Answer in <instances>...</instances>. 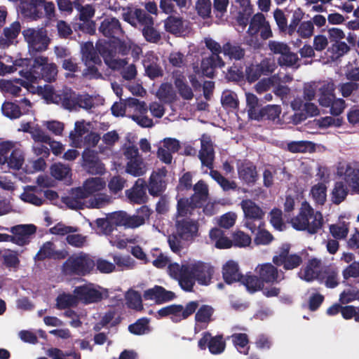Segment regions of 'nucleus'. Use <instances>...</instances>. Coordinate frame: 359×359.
I'll use <instances>...</instances> for the list:
<instances>
[{"label": "nucleus", "mask_w": 359, "mask_h": 359, "mask_svg": "<svg viewBox=\"0 0 359 359\" xmlns=\"http://www.w3.org/2000/svg\"><path fill=\"white\" fill-rule=\"evenodd\" d=\"M22 34L28 43L29 50L32 55L37 52L44 51L48 48L50 40L46 31L42 29L27 28L24 29Z\"/></svg>", "instance_id": "4468645a"}, {"label": "nucleus", "mask_w": 359, "mask_h": 359, "mask_svg": "<svg viewBox=\"0 0 359 359\" xmlns=\"http://www.w3.org/2000/svg\"><path fill=\"white\" fill-rule=\"evenodd\" d=\"M99 31L104 36L111 38L112 40L121 38L124 35L121 22L116 18L108 17L104 18L99 27Z\"/></svg>", "instance_id": "b1692460"}, {"label": "nucleus", "mask_w": 359, "mask_h": 359, "mask_svg": "<svg viewBox=\"0 0 359 359\" xmlns=\"http://www.w3.org/2000/svg\"><path fill=\"white\" fill-rule=\"evenodd\" d=\"M105 185V182L101 177H91L84 182L81 188L88 198L91 194L102 190Z\"/></svg>", "instance_id": "58836bf2"}, {"label": "nucleus", "mask_w": 359, "mask_h": 359, "mask_svg": "<svg viewBox=\"0 0 359 359\" xmlns=\"http://www.w3.org/2000/svg\"><path fill=\"white\" fill-rule=\"evenodd\" d=\"M210 175L212 177L213 180H215L224 191H229L230 189H233L236 188V184L233 182H230L222 174L215 170L210 169Z\"/></svg>", "instance_id": "bf43d9fd"}, {"label": "nucleus", "mask_w": 359, "mask_h": 359, "mask_svg": "<svg viewBox=\"0 0 359 359\" xmlns=\"http://www.w3.org/2000/svg\"><path fill=\"white\" fill-rule=\"evenodd\" d=\"M327 187L323 183H318L311 188V194L315 201L323 205L326 201Z\"/></svg>", "instance_id": "680f3d73"}, {"label": "nucleus", "mask_w": 359, "mask_h": 359, "mask_svg": "<svg viewBox=\"0 0 359 359\" xmlns=\"http://www.w3.org/2000/svg\"><path fill=\"white\" fill-rule=\"evenodd\" d=\"M24 163V155L19 149H14L11 152L8 161L6 162L9 168L20 170Z\"/></svg>", "instance_id": "de8ad7c7"}, {"label": "nucleus", "mask_w": 359, "mask_h": 359, "mask_svg": "<svg viewBox=\"0 0 359 359\" xmlns=\"http://www.w3.org/2000/svg\"><path fill=\"white\" fill-rule=\"evenodd\" d=\"M214 312V308L208 304H203L201 307H198L195 311V321L196 323L194 326V331L196 333L207 328L208 324L213 320Z\"/></svg>", "instance_id": "bb28decb"}, {"label": "nucleus", "mask_w": 359, "mask_h": 359, "mask_svg": "<svg viewBox=\"0 0 359 359\" xmlns=\"http://www.w3.org/2000/svg\"><path fill=\"white\" fill-rule=\"evenodd\" d=\"M21 30V25L18 21H15L4 29L2 40L5 41V44L11 45L18 37Z\"/></svg>", "instance_id": "c03bdc74"}, {"label": "nucleus", "mask_w": 359, "mask_h": 359, "mask_svg": "<svg viewBox=\"0 0 359 359\" xmlns=\"http://www.w3.org/2000/svg\"><path fill=\"white\" fill-rule=\"evenodd\" d=\"M48 355L52 359H81L80 353L75 351L64 352L57 348H50L48 350Z\"/></svg>", "instance_id": "a18cd8bd"}, {"label": "nucleus", "mask_w": 359, "mask_h": 359, "mask_svg": "<svg viewBox=\"0 0 359 359\" xmlns=\"http://www.w3.org/2000/svg\"><path fill=\"white\" fill-rule=\"evenodd\" d=\"M262 225L264 226V222H260L254 242L257 245H268L273 241V236L269 231L265 229H262Z\"/></svg>", "instance_id": "052dcab7"}, {"label": "nucleus", "mask_w": 359, "mask_h": 359, "mask_svg": "<svg viewBox=\"0 0 359 359\" xmlns=\"http://www.w3.org/2000/svg\"><path fill=\"white\" fill-rule=\"evenodd\" d=\"M147 185L143 179L139 178L133 187L126 191V196L128 199L136 204H142L147 202Z\"/></svg>", "instance_id": "c85d7f7f"}, {"label": "nucleus", "mask_w": 359, "mask_h": 359, "mask_svg": "<svg viewBox=\"0 0 359 359\" xmlns=\"http://www.w3.org/2000/svg\"><path fill=\"white\" fill-rule=\"evenodd\" d=\"M81 60L86 67L83 75L89 79H102V74L99 72L98 67L102 65V62L97 46L94 47L93 42L87 41L81 46Z\"/></svg>", "instance_id": "0eeeda50"}, {"label": "nucleus", "mask_w": 359, "mask_h": 359, "mask_svg": "<svg viewBox=\"0 0 359 359\" xmlns=\"http://www.w3.org/2000/svg\"><path fill=\"white\" fill-rule=\"evenodd\" d=\"M222 53L230 59L240 60L244 57L245 50L238 43L227 41L222 46Z\"/></svg>", "instance_id": "72a5a7b5"}, {"label": "nucleus", "mask_w": 359, "mask_h": 359, "mask_svg": "<svg viewBox=\"0 0 359 359\" xmlns=\"http://www.w3.org/2000/svg\"><path fill=\"white\" fill-rule=\"evenodd\" d=\"M87 194L83 191V188L77 187L72 189L69 196L62 197V201L72 210L83 209L84 200L87 198Z\"/></svg>", "instance_id": "c756f323"}, {"label": "nucleus", "mask_w": 359, "mask_h": 359, "mask_svg": "<svg viewBox=\"0 0 359 359\" xmlns=\"http://www.w3.org/2000/svg\"><path fill=\"white\" fill-rule=\"evenodd\" d=\"M212 2L210 0H197L196 9L199 16L203 19H208L211 17Z\"/></svg>", "instance_id": "13d9d810"}, {"label": "nucleus", "mask_w": 359, "mask_h": 359, "mask_svg": "<svg viewBox=\"0 0 359 359\" xmlns=\"http://www.w3.org/2000/svg\"><path fill=\"white\" fill-rule=\"evenodd\" d=\"M175 86L178 90L180 96L184 100H191L194 93L191 88L186 83L185 77L183 75H179L175 79Z\"/></svg>", "instance_id": "37998d69"}, {"label": "nucleus", "mask_w": 359, "mask_h": 359, "mask_svg": "<svg viewBox=\"0 0 359 359\" xmlns=\"http://www.w3.org/2000/svg\"><path fill=\"white\" fill-rule=\"evenodd\" d=\"M149 320L147 318L138 319L128 326V331L135 335H142L150 332Z\"/></svg>", "instance_id": "49530a36"}, {"label": "nucleus", "mask_w": 359, "mask_h": 359, "mask_svg": "<svg viewBox=\"0 0 359 359\" xmlns=\"http://www.w3.org/2000/svg\"><path fill=\"white\" fill-rule=\"evenodd\" d=\"M248 24V46L259 49L264 41L273 36L270 24L262 13L255 14Z\"/></svg>", "instance_id": "7ed1b4c3"}, {"label": "nucleus", "mask_w": 359, "mask_h": 359, "mask_svg": "<svg viewBox=\"0 0 359 359\" xmlns=\"http://www.w3.org/2000/svg\"><path fill=\"white\" fill-rule=\"evenodd\" d=\"M291 224L297 231L315 234L323 227V218L320 212H314L305 202L302 203L298 215L291 219Z\"/></svg>", "instance_id": "f03ea898"}, {"label": "nucleus", "mask_w": 359, "mask_h": 359, "mask_svg": "<svg viewBox=\"0 0 359 359\" xmlns=\"http://www.w3.org/2000/svg\"><path fill=\"white\" fill-rule=\"evenodd\" d=\"M290 245H283L280 253L273 257V262L278 266H283L285 270L297 268L302 263V258L297 254L290 255Z\"/></svg>", "instance_id": "f3484780"}, {"label": "nucleus", "mask_w": 359, "mask_h": 359, "mask_svg": "<svg viewBox=\"0 0 359 359\" xmlns=\"http://www.w3.org/2000/svg\"><path fill=\"white\" fill-rule=\"evenodd\" d=\"M335 85L332 81H325L321 83L317 89V97L319 104L323 107L330 108V114L339 116L346 108L345 100L337 98Z\"/></svg>", "instance_id": "20e7f679"}, {"label": "nucleus", "mask_w": 359, "mask_h": 359, "mask_svg": "<svg viewBox=\"0 0 359 359\" xmlns=\"http://www.w3.org/2000/svg\"><path fill=\"white\" fill-rule=\"evenodd\" d=\"M194 193L189 197H183L177 200V212L180 217L191 216L195 209L201 208L209 197L207 184L199 180L193 186Z\"/></svg>", "instance_id": "f257e3e1"}, {"label": "nucleus", "mask_w": 359, "mask_h": 359, "mask_svg": "<svg viewBox=\"0 0 359 359\" xmlns=\"http://www.w3.org/2000/svg\"><path fill=\"white\" fill-rule=\"evenodd\" d=\"M94 260L87 254L80 252L67 257L62 266L64 274L68 276H85L94 268Z\"/></svg>", "instance_id": "1a4fd4ad"}, {"label": "nucleus", "mask_w": 359, "mask_h": 359, "mask_svg": "<svg viewBox=\"0 0 359 359\" xmlns=\"http://www.w3.org/2000/svg\"><path fill=\"white\" fill-rule=\"evenodd\" d=\"M97 48L106 65L111 69H115L117 65H121L124 62L123 60L115 59L117 54L126 55L130 51V47L124 41L121 40V38L109 41L98 42Z\"/></svg>", "instance_id": "39448f33"}, {"label": "nucleus", "mask_w": 359, "mask_h": 359, "mask_svg": "<svg viewBox=\"0 0 359 359\" xmlns=\"http://www.w3.org/2000/svg\"><path fill=\"white\" fill-rule=\"evenodd\" d=\"M211 240L215 241V247L218 249H228L232 247L233 241L224 236V232L219 228H213L210 231Z\"/></svg>", "instance_id": "473e14b6"}, {"label": "nucleus", "mask_w": 359, "mask_h": 359, "mask_svg": "<svg viewBox=\"0 0 359 359\" xmlns=\"http://www.w3.org/2000/svg\"><path fill=\"white\" fill-rule=\"evenodd\" d=\"M10 232L13 234L11 235L13 238L11 243L24 246L29 243L31 236L36 232V226L32 224H18L12 226Z\"/></svg>", "instance_id": "aec40b11"}, {"label": "nucleus", "mask_w": 359, "mask_h": 359, "mask_svg": "<svg viewBox=\"0 0 359 359\" xmlns=\"http://www.w3.org/2000/svg\"><path fill=\"white\" fill-rule=\"evenodd\" d=\"M128 308L140 311L143 308L141 294L135 290L128 291L126 295Z\"/></svg>", "instance_id": "8fccbe9b"}, {"label": "nucleus", "mask_w": 359, "mask_h": 359, "mask_svg": "<svg viewBox=\"0 0 359 359\" xmlns=\"http://www.w3.org/2000/svg\"><path fill=\"white\" fill-rule=\"evenodd\" d=\"M68 255L67 250H57L53 242L46 241L40 247L34 259L35 262H42L45 259L61 260L67 258Z\"/></svg>", "instance_id": "6ab92c4d"}, {"label": "nucleus", "mask_w": 359, "mask_h": 359, "mask_svg": "<svg viewBox=\"0 0 359 359\" xmlns=\"http://www.w3.org/2000/svg\"><path fill=\"white\" fill-rule=\"evenodd\" d=\"M259 278L264 283H277L278 278V269L270 263L262 264L259 271Z\"/></svg>", "instance_id": "f704fd0d"}, {"label": "nucleus", "mask_w": 359, "mask_h": 359, "mask_svg": "<svg viewBox=\"0 0 359 359\" xmlns=\"http://www.w3.org/2000/svg\"><path fill=\"white\" fill-rule=\"evenodd\" d=\"M189 264L180 265L172 263L168 266L169 275L178 280L179 285L183 290H190L192 283L188 278Z\"/></svg>", "instance_id": "4be33fe9"}, {"label": "nucleus", "mask_w": 359, "mask_h": 359, "mask_svg": "<svg viewBox=\"0 0 359 359\" xmlns=\"http://www.w3.org/2000/svg\"><path fill=\"white\" fill-rule=\"evenodd\" d=\"M30 76L34 79H43L51 83L55 80L57 74V66L54 63H48V57L36 56L29 72Z\"/></svg>", "instance_id": "9b49d317"}, {"label": "nucleus", "mask_w": 359, "mask_h": 359, "mask_svg": "<svg viewBox=\"0 0 359 359\" xmlns=\"http://www.w3.org/2000/svg\"><path fill=\"white\" fill-rule=\"evenodd\" d=\"M348 194V189L343 182H336L332 191V201L335 205L343 202Z\"/></svg>", "instance_id": "a19ab883"}, {"label": "nucleus", "mask_w": 359, "mask_h": 359, "mask_svg": "<svg viewBox=\"0 0 359 359\" xmlns=\"http://www.w3.org/2000/svg\"><path fill=\"white\" fill-rule=\"evenodd\" d=\"M198 158L203 165L209 169L213 168L215 151L212 142L210 137H203L201 139Z\"/></svg>", "instance_id": "cd10ccee"}, {"label": "nucleus", "mask_w": 359, "mask_h": 359, "mask_svg": "<svg viewBox=\"0 0 359 359\" xmlns=\"http://www.w3.org/2000/svg\"><path fill=\"white\" fill-rule=\"evenodd\" d=\"M73 292L76 294L79 302L86 305L100 302L102 299L108 297L107 290L100 287H97L92 283L77 286L74 288Z\"/></svg>", "instance_id": "ddd939ff"}, {"label": "nucleus", "mask_w": 359, "mask_h": 359, "mask_svg": "<svg viewBox=\"0 0 359 359\" xmlns=\"http://www.w3.org/2000/svg\"><path fill=\"white\" fill-rule=\"evenodd\" d=\"M259 99L252 93H248V118L256 121L263 120L262 107L260 108Z\"/></svg>", "instance_id": "c9c22d12"}, {"label": "nucleus", "mask_w": 359, "mask_h": 359, "mask_svg": "<svg viewBox=\"0 0 359 359\" xmlns=\"http://www.w3.org/2000/svg\"><path fill=\"white\" fill-rule=\"evenodd\" d=\"M198 346L201 350L208 348L212 354L217 355L224 351L226 343L222 334L212 337L209 332H204L198 341Z\"/></svg>", "instance_id": "a211bd4d"}, {"label": "nucleus", "mask_w": 359, "mask_h": 359, "mask_svg": "<svg viewBox=\"0 0 359 359\" xmlns=\"http://www.w3.org/2000/svg\"><path fill=\"white\" fill-rule=\"evenodd\" d=\"M1 110L4 116L11 119L18 118L22 115L20 107L11 102H4L2 105Z\"/></svg>", "instance_id": "4d7b16f0"}, {"label": "nucleus", "mask_w": 359, "mask_h": 359, "mask_svg": "<svg viewBox=\"0 0 359 359\" xmlns=\"http://www.w3.org/2000/svg\"><path fill=\"white\" fill-rule=\"evenodd\" d=\"M51 175L56 180H63L71 176V168L61 163H54L50 168Z\"/></svg>", "instance_id": "09e8293b"}, {"label": "nucleus", "mask_w": 359, "mask_h": 359, "mask_svg": "<svg viewBox=\"0 0 359 359\" xmlns=\"http://www.w3.org/2000/svg\"><path fill=\"white\" fill-rule=\"evenodd\" d=\"M151 210L147 205H142L133 215H130L125 211H117L111 213L110 220L116 226H123L125 229H135L143 225L148 220Z\"/></svg>", "instance_id": "6e6552de"}, {"label": "nucleus", "mask_w": 359, "mask_h": 359, "mask_svg": "<svg viewBox=\"0 0 359 359\" xmlns=\"http://www.w3.org/2000/svg\"><path fill=\"white\" fill-rule=\"evenodd\" d=\"M348 223L345 222L330 226V231L335 239H344L348 233Z\"/></svg>", "instance_id": "6e6d98bb"}, {"label": "nucleus", "mask_w": 359, "mask_h": 359, "mask_svg": "<svg viewBox=\"0 0 359 359\" xmlns=\"http://www.w3.org/2000/svg\"><path fill=\"white\" fill-rule=\"evenodd\" d=\"M303 111L304 112L296 113L295 116H298V121H302L306 120L309 116H315L319 114L318 107L312 102H306L304 104Z\"/></svg>", "instance_id": "69168bd1"}, {"label": "nucleus", "mask_w": 359, "mask_h": 359, "mask_svg": "<svg viewBox=\"0 0 359 359\" xmlns=\"http://www.w3.org/2000/svg\"><path fill=\"white\" fill-rule=\"evenodd\" d=\"M3 264L7 268L17 269L20 265L18 252L8 250L3 256Z\"/></svg>", "instance_id": "338daca9"}, {"label": "nucleus", "mask_w": 359, "mask_h": 359, "mask_svg": "<svg viewBox=\"0 0 359 359\" xmlns=\"http://www.w3.org/2000/svg\"><path fill=\"white\" fill-rule=\"evenodd\" d=\"M126 171L134 177L143 175L147 171V167L142 157L128 161Z\"/></svg>", "instance_id": "4c0bfd02"}, {"label": "nucleus", "mask_w": 359, "mask_h": 359, "mask_svg": "<svg viewBox=\"0 0 359 359\" xmlns=\"http://www.w3.org/2000/svg\"><path fill=\"white\" fill-rule=\"evenodd\" d=\"M142 33L145 40L149 43H157L161 39L160 32L154 25H147L142 29Z\"/></svg>", "instance_id": "e2e57ef3"}, {"label": "nucleus", "mask_w": 359, "mask_h": 359, "mask_svg": "<svg viewBox=\"0 0 359 359\" xmlns=\"http://www.w3.org/2000/svg\"><path fill=\"white\" fill-rule=\"evenodd\" d=\"M275 62L270 58H264L259 64L248 67V82L252 83L262 76L272 74L276 69Z\"/></svg>", "instance_id": "5701e85b"}, {"label": "nucleus", "mask_w": 359, "mask_h": 359, "mask_svg": "<svg viewBox=\"0 0 359 359\" xmlns=\"http://www.w3.org/2000/svg\"><path fill=\"white\" fill-rule=\"evenodd\" d=\"M222 276L226 284L229 285L235 282H241L247 287V277L243 276L239 272L238 264L233 260H229L224 264L222 267Z\"/></svg>", "instance_id": "a878e982"}, {"label": "nucleus", "mask_w": 359, "mask_h": 359, "mask_svg": "<svg viewBox=\"0 0 359 359\" xmlns=\"http://www.w3.org/2000/svg\"><path fill=\"white\" fill-rule=\"evenodd\" d=\"M235 3L236 7H240L236 20L237 25L243 30L247 25V0H236Z\"/></svg>", "instance_id": "864d4df0"}, {"label": "nucleus", "mask_w": 359, "mask_h": 359, "mask_svg": "<svg viewBox=\"0 0 359 359\" xmlns=\"http://www.w3.org/2000/svg\"><path fill=\"white\" fill-rule=\"evenodd\" d=\"M313 147L309 141L291 142L287 144V150L292 153H305Z\"/></svg>", "instance_id": "0e129e2a"}, {"label": "nucleus", "mask_w": 359, "mask_h": 359, "mask_svg": "<svg viewBox=\"0 0 359 359\" xmlns=\"http://www.w3.org/2000/svg\"><path fill=\"white\" fill-rule=\"evenodd\" d=\"M214 273V267L210 263L202 261L190 263L188 278L191 280L192 285L190 290L185 291L192 292L196 282L200 285H209L212 282Z\"/></svg>", "instance_id": "9d476101"}, {"label": "nucleus", "mask_w": 359, "mask_h": 359, "mask_svg": "<svg viewBox=\"0 0 359 359\" xmlns=\"http://www.w3.org/2000/svg\"><path fill=\"white\" fill-rule=\"evenodd\" d=\"M166 32L172 34H181L184 31V21L182 17L170 15L164 21Z\"/></svg>", "instance_id": "e433bc0d"}, {"label": "nucleus", "mask_w": 359, "mask_h": 359, "mask_svg": "<svg viewBox=\"0 0 359 359\" xmlns=\"http://www.w3.org/2000/svg\"><path fill=\"white\" fill-rule=\"evenodd\" d=\"M122 10L121 16L124 21L127 22L134 27L140 26L142 28L147 25H154V18L142 8H135L132 7H118Z\"/></svg>", "instance_id": "dca6fc26"}, {"label": "nucleus", "mask_w": 359, "mask_h": 359, "mask_svg": "<svg viewBox=\"0 0 359 359\" xmlns=\"http://www.w3.org/2000/svg\"><path fill=\"white\" fill-rule=\"evenodd\" d=\"M143 297L145 300H153L157 304H161L175 299L176 295L172 291L165 290L160 285H155L152 288L144 292Z\"/></svg>", "instance_id": "393cba45"}, {"label": "nucleus", "mask_w": 359, "mask_h": 359, "mask_svg": "<svg viewBox=\"0 0 359 359\" xmlns=\"http://www.w3.org/2000/svg\"><path fill=\"white\" fill-rule=\"evenodd\" d=\"M270 223L273 227L279 231H282L285 229V224L283 219V212L280 209L274 208L270 213Z\"/></svg>", "instance_id": "3c124183"}, {"label": "nucleus", "mask_w": 359, "mask_h": 359, "mask_svg": "<svg viewBox=\"0 0 359 359\" xmlns=\"http://www.w3.org/2000/svg\"><path fill=\"white\" fill-rule=\"evenodd\" d=\"M344 180L355 189H359V165L348 164L344 172Z\"/></svg>", "instance_id": "ea45409f"}, {"label": "nucleus", "mask_w": 359, "mask_h": 359, "mask_svg": "<svg viewBox=\"0 0 359 359\" xmlns=\"http://www.w3.org/2000/svg\"><path fill=\"white\" fill-rule=\"evenodd\" d=\"M175 229L177 236L183 241H192L199 236L198 221L191 219L190 216L180 217L177 215Z\"/></svg>", "instance_id": "2eb2a0df"}, {"label": "nucleus", "mask_w": 359, "mask_h": 359, "mask_svg": "<svg viewBox=\"0 0 359 359\" xmlns=\"http://www.w3.org/2000/svg\"><path fill=\"white\" fill-rule=\"evenodd\" d=\"M79 304V299L76 294L69 293H63L56 298V307L62 310L70 307L76 306Z\"/></svg>", "instance_id": "79ce46f5"}, {"label": "nucleus", "mask_w": 359, "mask_h": 359, "mask_svg": "<svg viewBox=\"0 0 359 359\" xmlns=\"http://www.w3.org/2000/svg\"><path fill=\"white\" fill-rule=\"evenodd\" d=\"M174 3L180 8L187 6V0H161L159 6L163 13L172 14L176 13Z\"/></svg>", "instance_id": "5fc2aeb1"}, {"label": "nucleus", "mask_w": 359, "mask_h": 359, "mask_svg": "<svg viewBox=\"0 0 359 359\" xmlns=\"http://www.w3.org/2000/svg\"><path fill=\"white\" fill-rule=\"evenodd\" d=\"M83 165L93 175H102L105 171L104 163L100 160L98 154L93 150L86 149L82 154Z\"/></svg>", "instance_id": "412c9836"}, {"label": "nucleus", "mask_w": 359, "mask_h": 359, "mask_svg": "<svg viewBox=\"0 0 359 359\" xmlns=\"http://www.w3.org/2000/svg\"><path fill=\"white\" fill-rule=\"evenodd\" d=\"M198 306V301L189 302L186 304L185 307L181 304H171L159 309L158 314L161 318L171 316V320L173 323H177L193 315Z\"/></svg>", "instance_id": "f8f14e48"}, {"label": "nucleus", "mask_w": 359, "mask_h": 359, "mask_svg": "<svg viewBox=\"0 0 359 359\" xmlns=\"http://www.w3.org/2000/svg\"><path fill=\"white\" fill-rule=\"evenodd\" d=\"M208 56L203 58L201 64V72L203 76L212 79L215 76V69L224 67L225 62L222 57Z\"/></svg>", "instance_id": "2f4dec72"}, {"label": "nucleus", "mask_w": 359, "mask_h": 359, "mask_svg": "<svg viewBox=\"0 0 359 359\" xmlns=\"http://www.w3.org/2000/svg\"><path fill=\"white\" fill-rule=\"evenodd\" d=\"M320 261L314 258L309 261L307 265L303 271V278L306 281H312L318 276L316 269L318 268Z\"/></svg>", "instance_id": "603ef678"}, {"label": "nucleus", "mask_w": 359, "mask_h": 359, "mask_svg": "<svg viewBox=\"0 0 359 359\" xmlns=\"http://www.w3.org/2000/svg\"><path fill=\"white\" fill-rule=\"evenodd\" d=\"M20 9L24 17L31 20H36L44 17L50 20L55 17V4L46 0H21Z\"/></svg>", "instance_id": "423d86ee"}, {"label": "nucleus", "mask_w": 359, "mask_h": 359, "mask_svg": "<svg viewBox=\"0 0 359 359\" xmlns=\"http://www.w3.org/2000/svg\"><path fill=\"white\" fill-rule=\"evenodd\" d=\"M76 99H78V93L67 87L58 90L55 98L56 104H61L64 109L70 111L76 110Z\"/></svg>", "instance_id": "7c9ffc66"}, {"label": "nucleus", "mask_w": 359, "mask_h": 359, "mask_svg": "<svg viewBox=\"0 0 359 359\" xmlns=\"http://www.w3.org/2000/svg\"><path fill=\"white\" fill-rule=\"evenodd\" d=\"M350 50V47L344 41L333 43L328 51L332 53V57L338 59Z\"/></svg>", "instance_id": "774afa93"}]
</instances>
